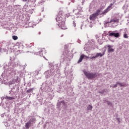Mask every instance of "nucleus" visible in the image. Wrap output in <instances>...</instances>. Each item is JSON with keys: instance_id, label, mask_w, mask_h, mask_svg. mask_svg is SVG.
Segmentation results:
<instances>
[{"instance_id": "nucleus-1", "label": "nucleus", "mask_w": 129, "mask_h": 129, "mask_svg": "<svg viewBox=\"0 0 129 129\" xmlns=\"http://www.w3.org/2000/svg\"><path fill=\"white\" fill-rule=\"evenodd\" d=\"M54 90L52 88L51 81H46L42 83L40 88V93L37 95V98L39 102H46V100L49 98L50 100L54 97V93L52 92Z\"/></svg>"}, {"instance_id": "nucleus-2", "label": "nucleus", "mask_w": 129, "mask_h": 129, "mask_svg": "<svg viewBox=\"0 0 129 129\" xmlns=\"http://www.w3.org/2000/svg\"><path fill=\"white\" fill-rule=\"evenodd\" d=\"M16 63L15 62H9L6 64V67H4V69H7V71H4L0 77V81L3 83L8 82L9 80L8 77H13L16 75Z\"/></svg>"}, {"instance_id": "nucleus-3", "label": "nucleus", "mask_w": 129, "mask_h": 129, "mask_svg": "<svg viewBox=\"0 0 129 129\" xmlns=\"http://www.w3.org/2000/svg\"><path fill=\"white\" fill-rule=\"evenodd\" d=\"M66 19V16L64 13L62 12H60L58 13V15L56 18V21L57 22V25H58V27L60 28L61 30H65L66 27L65 26V20Z\"/></svg>"}, {"instance_id": "nucleus-4", "label": "nucleus", "mask_w": 129, "mask_h": 129, "mask_svg": "<svg viewBox=\"0 0 129 129\" xmlns=\"http://www.w3.org/2000/svg\"><path fill=\"white\" fill-rule=\"evenodd\" d=\"M68 56L67 54L65 55V53L61 55L59 62L55 64L56 69L57 70L61 67V63H63V64H68V63H69L70 60H69V58H68Z\"/></svg>"}, {"instance_id": "nucleus-5", "label": "nucleus", "mask_w": 129, "mask_h": 129, "mask_svg": "<svg viewBox=\"0 0 129 129\" xmlns=\"http://www.w3.org/2000/svg\"><path fill=\"white\" fill-rule=\"evenodd\" d=\"M83 72L89 80H92V79H94L98 76V73H88L85 70H83Z\"/></svg>"}, {"instance_id": "nucleus-6", "label": "nucleus", "mask_w": 129, "mask_h": 129, "mask_svg": "<svg viewBox=\"0 0 129 129\" xmlns=\"http://www.w3.org/2000/svg\"><path fill=\"white\" fill-rule=\"evenodd\" d=\"M112 6H113V3L110 4L106 9H105L103 12L100 10H97L95 13H96L98 16H99V15H106V14H107L111 9H112Z\"/></svg>"}, {"instance_id": "nucleus-7", "label": "nucleus", "mask_w": 129, "mask_h": 129, "mask_svg": "<svg viewBox=\"0 0 129 129\" xmlns=\"http://www.w3.org/2000/svg\"><path fill=\"white\" fill-rule=\"evenodd\" d=\"M55 74V70H47L44 73L46 78H49L52 76H53Z\"/></svg>"}, {"instance_id": "nucleus-8", "label": "nucleus", "mask_w": 129, "mask_h": 129, "mask_svg": "<svg viewBox=\"0 0 129 129\" xmlns=\"http://www.w3.org/2000/svg\"><path fill=\"white\" fill-rule=\"evenodd\" d=\"M108 33L110 37H114L115 38H119L120 37L119 33L116 32V31H112L111 32L109 31Z\"/></svg>"}, {"instance_id": "nucleus-9", "label": "nucleus", "mask_w": 129, "mask_h": 129, "mask_svg": "<svg viewBox=\"0 0 129 129\" xmlns=\"http://www.w3.org/2000/svg\"><path fill=\"white\" fill-rule=\"evenodd\" d=\"M39 51L38 52H35L34 53L35 55H39V56H40L41 57H43V56H44V54L46 53V51L44 50V49H38Z\"/></svg>"}, {"instance_id": "nucleus-10", "label": "nucleus", "mask_w": 129, "mask_h": 129, "mask_svg": "<svg viewBox=\"0 0 129 129\" xmlns=\"http://www.w3.org/2000/svg\"><path fill=\"white\" fill-rule=\"evenodd\" d=\"M107 52L108 53H109V54H110V53H113V52H114V48H113V45H108L107 46Z\"/></svg>"}, {"instance_id": "nucleus-11", "label": "nucleus", "mask_w": 129, "mask_h": 129, "mask_svg": "<svg viewBox=\"0 0 129 129\" xmlns=\"http://www.w3.org/2000/svg\"><path fill=\"white\" fill-rule=\"evenodd\" d=\"M61 104H62V105L64 106L66 105V103H65V101L63 100V98H60V100H58V102L57 103V107L59 108Z\"/></svg>"}, {"instance_id": "nucleus-12", "label": "nucleus", "mask_w": 129, "mask_h": 129, "mask_svg": "<svg viewBox=\"0 0 129 129\" xmlns=\"http://www.w3.org/2000/svg\"><path fill=\"white\" fill-rule=\"evenodd\" d=\"M9 87L11 88V90H14V89H19V86H17L16 83H10L9 84Z\"/></svg>"}, {"instance_id": "nucleus-13", "label": "nucleus", "mask_w": 129, "mask_h": 129, "mask_svg": "<svg viewBox=\"0 0 129 129\" xmlns=\"http://www.w3.org/2000/svg\"><path fill=\"white\" fill-rule=\"evenodd\" d=\"M27 6L30 7V8H32L33 7H35L36 5H35V2L31 1V0H28Z\"/></svg>"}, {"instance_id": "nucleus-14", "label": "nucleus", "mask_w": 129, "mask_h": 129, "mask_svg": "<svg viewBox=\"0 0 129 129\" xmlns=\"http://www.w3.org/2000/svg\"><path fill=\"white\" fill-rule=\"evenodd\" d=\"M23 12L24 13H28L29 12V8L27 5H24L22 9Z\"/></svg>"}, {"instance_id": "nucleus-15", "label": "nucleus", "mask_w": 129, "mask_h": 129, "mask_svg": "<svg viewBox=\"0 0 129 129\" xmlns=\"http://www.w3.org/2000/svg\"><path fill=\"white\" fill-rule=\"evenodd\" d=\"M96 17H98L96 13H94L92 15L90 16V20H94V19H95L96 18Z\"/></svg>"}, {"instance_id": "nucleus-16", "label": "nucleus", "mask_w": 129, "mask_h": 129, "mask_svg": "<svg viewBox=\"0 0 129 129\" xmlns=\"http://www.w3.org/2000/svg\"><path fill=\"white\" fill-rule=\"evenodd\" d=\"M15 92H14V91L11 90L9 92L8 96L13 97L15 96Z\"/></svg>"}, {"instance_id": "nucleus-17", "label": "nucleus", "mask_w": 129, "mask_h": 129, "mask_svg": "<svg viewBox=\"0 0 129 129\" xmlns=\"http://www.w3.org/2000/svg\"><path fill=\"white\" fill-rule=\"evenodd\" d=\"M31 121H28L27 123H25V128L26 129H29L30 128V126H31Z\"/></svg>"}, {"instance_id": "nucleus-18", "label": "nucleus", "mask_w": 129, "mask_h": 129, "mask_svg": "<svg viewBox=\"0 0 129 129\" xmlns=\"http://www.w3.org/2000/svg\"><path fill=\"white\" fill-rule=\"evenodd\" d=\"M104 54H105V50L102 53L100 52L97 53L96 55L97 56V58H98V57H102Z\"/></svg>"}, {"instance_id": "nucleus-19", "label": "nucleus", "mask_w": 129, "mask_h": 129, "mask_svg": "<svg viewBox=\"0 0 129 129\" xmlns=\"http://www.w3.org/2000/svg\"><path fill=\"white\" fill-rule=\"evenodd\" d=\"M74 12L77 16H78V15H80V11L79 10V9H74L73 13H74Z\"/></svg>"}, {"instance_id": "nucleus-20", "label": "nucleus", "mask_w": 129, "mask_h": 129, "mask_svg": "<svg viewBox=\"0 0 129 129\" xmlns=\"http://www.w3.org/2000/svg\"><path fill=\"white\" fill-rule=\"evenodd\" d=\"M72 20H74L73 21V24L74 27L75 28V27H76V24H77V20L75 19V17H73Z\"/></svg>"}, {"instance_id": "nucleus-21", "label": "nucleus", "mask_w": 129, "mask_h": 129, "mask_svg": "<svg viewBox=\"0 0 129 129\" xmlns=\"http://www.w3.org/2000/svg\"><path fill=\"white\" fill-rule=\"evenodd\" d=\"M84 58V54H82L80 56L79 60L78 61V63L79 64V63H80L81 62H82V60H83Z\"/></svg>"}, {"instance_id": "nucleus-22", "label": "nucleus", "mask_w": 129, "mask_h": 129, "mask_svg": "<svg viewBox=\"0 0 129 129\" xmlns=\"http://www.w3.org/2000/svg\"><path fill=\"white\" fill-rule=\"evenodd\" d=\"M5 99H8V100H13V99H15V96L11 97L10 96H7L5 97Z\"/></svg>"}, {"instance_id": "nucleus-23", "label": "nucleus", "mask_w": 129, "mask_h": 129, "mask_svg": "<svg viewBox=\"0 0 129 129\" xmlns=\"http://www.w3.org/2000/svg\"><path fill=\"white\" fill-rule=\"evenodd\" d=\"M33 91H34V88H30L28 90L26 91V93H33Z\"/></svg>"}, {"instance_id": "nucleus-24", "label": "nucleus", "mask_w": 129, "mask_h": 129, "mask_svg": "<svg viewBox=\"0 0 129 129\" xmlns=\"http://www.w3.org/2000/svg\"><path fill=\"white\" fill-rule=\"evenodd\" d=\"M29 121H30V123L33 124V123H35V121H36V118H31Z\"/></svg>"}, {"instance_id": "nucleus-25", "label": "nucleus", "mask_w": 129, "mask_h": 129, "mask_svg": "<svg viewBox=\"0 0 129 129\" xmlns=\"http://www.w3.org/2000/svg\"><path fill=\"white\" fill-rule=\"evenodd\" d=\"M118 22H119V20L116 19H112V20H111V21H110L111 23H112V22H113V23H118Z\"/></svg>"}, {"instance_id": "nucleus-26", "label": "nucleus", "mask_w": 129, "mask_h": 129, "mask_svg": "<svg viewBox=\"0 0 129 129\" xmlns=\"http://www.w3.org/2000/svg\"><path fill=\"white\" fill-rule=\"evenodd\" d=\"M107 90L106 89H104V90H102V91H100L99 92V93H100V94H103V93L106 92Z\"/></svg>"}, {"instance_id": "nucleus-27", "label": "nucleus", "mask_w": 129, "mask_h": 129, "mask_svg": "<svg viewBox=\"0 0 129 129\" xmlns=\"http://www.w3.org/2000/svg\"><path fill=\"white\" fill-rule=\"evenodd\" d=\"M28 25L29 28H32V27H34V24H33V22H28Z\"/></svg>"}, {"instance_id": "nucleus-28", "label": "nucleus", "mask_w": 129, "mask_h": 129, "mask_svg": "<svg viewBox=\"0 0 129 129\" xmlns=\"http://www.w3.org/2000/svg\"><path fill=\"white\" fill-rule=\"evenodd\" d=\"M126 83L125 82L121 83V87H126Z\"/></svg>"}, {"instance_id": "nucleus-29", "label": "nucleus", "mask_w": 129, "mask_h": 129, "mask_svg": "<svg viewBox=\"0 0 129 129\" xmlns=\"http://www.w3.org/2000/svg\"><path fill=\"white\" fill-rule=\"evenodd\" d=\"M49 67L50 68V70H54V65L53 63L49 64Z\"/></svg>"}, {"instance_id": "nucleus-30", "label": "nucleus", "mask_w": 129, "mask_h": 129, "mask_svg": "<svg viewBox=\"0 0 129 129\" xmlns=\"http://www.w3.org/2000/svg\"><path fill=\"white\" fill-rule=\"evenodd\" d=\"M92 105H89L87 107L88 110H92Z\"/></svg>"}, {"instance_id": "nucleus-31", "label": "nucleus", "mask_w": 129, "mask_h": 129, "mask_svg": "<svg viewBox=\"0 0 129 129\" xmlns=\"http://www.w3.org/2000/svg\"><path fill=\"white\" fill-rule=\"evenodd\" d=\"M35 11H36V9H30L28 12H29L30 14H33V12H35Z\"/></svg>"}, {"instance_id": "nucleus-32", "label": "nucleus", "mask_w": 129, "mask_h": 129, "mask_svg": "<svg viewBox=\"0 0 129 129\" xmlns=\"http://www.w3.org/2000/svg\"><path fill=\"white\" fill-rule=\"evenodd\" d=\"M12 38H13V40H14L15 41H16V40H18V36H17L13 35L12 36Z\"/></svg>"}, {"instance_id": "nucleus-33", "label": "nucleus", "mask_w": 129, "mask_h": 129, "mask_svg": "<svg viewBox=\"0 0 129 129\" xmlns=\"http://www.w3.org/2000/svg\"><path fill=\"white\" fill-rule=\"evenodd\" d=\"M108 24H109V22H105V23H104V26H105V27H108L109 25H108Z\"/></svg>"}, {"instance_id": "nucleus-34", "label": "nucleus", "mask_w": 129, "mask_h": 129, "mask_svg": "<svg viewBox=\"0 0 129 129\" xmlns=\"http://www.w3.org/2000/svg\"><path fill=\"white\" fill-rule=\"evenodd\" d=\"M88 26L89 27H90V28H92V27H93V23H92V22H90L88 24Z\"/></svg>"}, {"instance_id": "nucleus-35", "label": "nucleus", "mask_w": 129, "mask_h": 129, "mask_svg": "<svg viewBox=\"0 0 129 129\" xmlns=\"http://www.w3.org/2000/svg\"><path fill=\"white\" fill-rule=\"evenodd\" d=\"M117 82H116V84L113 86V88H116L117 87Z\"/></svg>"}, {"instance_id": "nucleus-36", "label": "nucleus", "mask_w": 129, "mask_h": 129, "mask_svg": "<svg viewBox=\"0 0 129 129\" xmlns=\"http://www.w3.org/2000/svg\"><path fill=\"white\" fill-rule=\"evenodd\" d=\"M108 105H109V106H111V105H112V103L110 101H108L107 103Z\"/></svg>"}, {"instance_id": "nucleus-37", "label": "nucleus", "mask_w": 129, "mask_h": 129, "mask_svg": "<svg viewBox=\"0 0 129 129\" xmlns=\"http://www.w3.org/2000/svg\"><path fill=\"white\" fill-rule=\"evenodd\" d=\"M96 58H97V56L96 55L94 56H92V57H90V59H96Z\"/></svg>"}, {"instance_id": "nucleus-38", "label": "nucleus", "mask_w": 129, "mask_h": 129, "mask_svg": "<svg viewBox=\"0 0 129 129\" xmlns=\"http://www.w3.org/2000/svg\"><path fill=\"white\" fill-rule=\"evenodd\" d=\"M45 3V1H40L39 2H38V4L39 5H42V4H44Z\"/></svg>"}, {"instance_id": "nucleus-39", "label": "nucleus", "mask_w": 129, "mask_h": 129, "mask_svg": "<svg viewBox=\"0 0 129 129\" xmlns=\"http://www.w3.org/2000/svg\"><path fill=\"white\" fill-rule=\"evenodd\" d=\"M5 125L6 126L8 127V126H10L11 125L10 124L8 123V122H5Z\"/></svg>"}, {"instance_id": "nucleus-40", "label": "nucleus", "mask_w": 129, "mask_h": 129, "mask_svg": "<svg viewBox=\"0 0 129 129\" xmlns=\"http://www.w3.org/2000/svg\"><path fill=\"white\" fill-rule=\"evenodd\" d=\"M108 100H107V99H104V100H103V102H104V103H108Z\"/></svg>"}, {"instance_id": "nucleus-41", "label": "nucleus", "mask_w": 129, "mask_h": 129, "mask_svg": "<svg viewBox=\"0 0 129 129\" xmlns=\"http://www.w3.org/2000/svg\"><path fill=\"white\" fill-rule=\"evenodd\" d=\"M123 37H124V38H128V36H127V34H126V33H125V34L123 35Z\"/></svg>"}, {"instance_id": "nucleus-42", "label": "nucleus", "mask_w": 129, "mask_h": 129, "mask_svg": "<svg viewBox=\"0 0 129 129\" xmlns=\"http://www.w3.org/2000/svg\"><path fill=\"white\" fill-rule=\"evenodd\" d=\"M11 45V42L10 41H7L6 43V46H10Z\"/></svg>"}, {"instance_id": "nucleus-43", "label": "nucleus", "mask_w": 129, "mask_h": 129, "mask_svg": "<svg viewBox=\"0 0 129 129\" xmlns=\"http://www.w3.org/2000/svg\"><path fill=\"white\" fill-rule=\"evenodd\" d=\"M27 85H28V86H29V87L31 86V81H30L28 82Z\"/></svg>"}, {"instance_id": "nucleus-44", "label": "nucleus", "mask_w": 129, "mask_h": 129, "mask_svg": "<svg viewBox=\"0 0 129 129\" xmlns=\"http://www.w3.org/2000/svg\"><path fill=\"white\" fill-rule=\"evenodd\" d=\"M117 84H118V85H119V86L121 87V83L120 82L117 81Z\"/></svg>"}, {"instance_id": "nucleus-45", "label": "nucleus", "mask_w": 129, "mask_h": 129, "mask_svg": "<svg viewBox=\"0 0 129 129\" xmlns=\"http://www.w3.org/2000/svg\"><path fill=\"white\" fill-rule=\"evenodd\" d=\"M54 76H60V74L59 73L55 74Z\"/></svg>"}, {"instance_id": "nucleus-46", "label": "nucleus", "mask_w": 129, "mask_h": 129, "mask_svg": "<svg viewBox=\"0 0 129 129\" xmlns=\"http://www.w3.org/2000/svg\"><path fill=\"white\" fill-rule=\"evenodd\" d=\"M4 106V103H3V101H1V103H0V106Z\"/></svg>"}, {"instance_id": "nucleus-47", "label": "nucleus", "mask_w": 129, "mask_h": 129, "mask_svg": "<svg viewBox=\"0 0 129 129\" xmlns=\"http://www.w3.org/2000/svg\"><path fill=\"white\" fill-rule=\"evenodd\" d=\"M5 98H6V97H1V100H2V102H3V100H4V99H5Z\"/></svg>"}, {"instance_id": "nucleus-48", "label": "nucleus", "mask_w": 129, "mask_h": 129, "mask_svg": "<svg viewBox=\"0 0 129 129\" xmlns=\"http://www.w3.org/2000/svg\"><path fill=\"white\" fill-rule=\"evenodd\" d=\"M17 66H19V65H20V63H19V62H18V63H17Z\"/></svg>"}, {"instance_id": "nucleus-49", "label": "nucleus", "mask_w": 129, "mask_h": 129, "mask_svg": "<svg viewBox=\"0 0 129 129\" xmlns=\"http://www.w3.org/2000/svg\"><path fill=\"white\" fill-rule=\"evenodd\" d=\"M23 2H28V0H22Z\"/></svg>"}, {"instance_id": "nucleus-50", "label": "nucleus", "mask_w": 129, "mask_h": 129, "mask_svg": "<svg viewBox=\"0 0 129 129\" xmlns=\"http://www.w3.org/2000/svg\"><path fill=\"white\" fill-rule=\"evenodd\" d=\"M116 119H117V120H118V121H119V118H117Z\"/></svg>"}, {"instance_id": "nucleus-51", "label": "nucleus", "mask_w": 129, "mask_h": 129, "mask_svg": "<svg viewBox=\"0 0 129 129\" xmlns=\"http://www.w3.org/2000/svg\"><path fill=\"white\" fill-rule=\"evenodd\" d=\"M42 12H44V8H42Z\"/></svg>"}, {"instance_id": "nucleus-52", "label": "nucleus", "mask_w": 129, "mask_h": 129, "mask_svg": "<svg viewBox=\"0 0 129 129\" xmlns=\"http://www.w3.org/2000/svg\"><path fill=\"white\" fill-rule=\"evenodd\" d=\"M0 52H2V48L0 47Z\"/></svg>"}, {"instance_id": "nucleus-53", "label": "nucleus", "mask_w": 129, "mask_h": 129, "mask_svg": "<svg viewBox=\"0 0 129 129\" xmlns=\"http://www.w3.org/2000/svg\"><path fill=\"white\" fill-rule=\"evenodd\" d=\"M81 30H82V25L81 26Z\"/></svg>"}, {"instance_id": "nucleus-54", "label": "nucleus", "mask_w": 129, "mask_h": 129, "mask_svg": "<svg viewBox=\"0 0 129 129\" xmlns=\"http://www.w3.org/2000/svg\"><path fill=\"white\" fill-rule=\"evenodd\" d=\"M39 35H41V32H39Z\"/></svg>"}, {"instance_id": "nucleus-55", "label": "nucleus", "mask_w": 129, "mask_h": 129, "mask_svg": "<svg viewBox=\"0 0 129 129\" xmlns=\"http://www.w3.org/2000/svg\"><path fill=\"white\" fill-rule=\"evenodd\" d=\"M4 117V115H2V117Z\"/></svg>"}, {"instance_id": "nucleus-56", "label": "nucleus", "mask_w": 129, "mask_h": 129, "mask_svg": "<svg viewBox=\"0 0 129 129\" xmlns=\"http://www.w3.org/2000/svg\"><path fill=\"white\" fill-rule=\"evenodd\" d=\"M65 47H67V45H65Z\"/></svg>"}, {"instance_id": "nucleus-57", "label": "nucleus", "mask_w": 129, "mask_h": 129, "mask_svg": "<svg viewBox=\"0 0 129 129\" xmlns=\"http://www.w3.org/2000/svg\"><path fill=\"white\" fill-rule=\"evenodd\" d=\"M59 89H61V87H59Z\"/></svg>"}, {"instance_id": "nucleus-58", "label": "nucleus", "mask_w": 129, "mask_h": 129, "mask_svg": "<svg viewBox=\"0 0 129 129\" xmlns=\"http://www.w3.org/2000/svg\"><path fill=\"white\" fill-rule=\"evenodd\" d=\"M61 37H63V35L61 36Z\"/></svg>"}, {"instance_id": "nucleus-59", "label": "nucleus", "mask_w": 129, "mask_h": 129, "mask_svg": "<svg viewBox=\"0 0 129 129\" xmlns=\"http://www.w3.org/2000/svg\"><path fill=\"white\" fill-rule=\"evenodd\" d=\"M112 42H113V41H112V40H111Z\"/></svg>"}, {"instance_id": "nucleus-60", "label": "nucleus", "mask_w": 129, "mask_h": 129, "mask_svg": "<svg viewBox=\"0 0 129 129\" xmlns=\"http://www.w3.org/2000/svg\"><path fill=\"white\" fill-rule=\"evenodd\" d=\"M97 41H98V39H97Z\"/></svg>"}]
</instances>
